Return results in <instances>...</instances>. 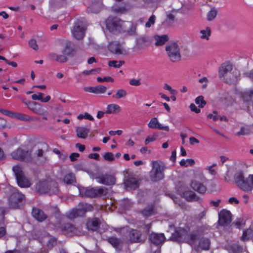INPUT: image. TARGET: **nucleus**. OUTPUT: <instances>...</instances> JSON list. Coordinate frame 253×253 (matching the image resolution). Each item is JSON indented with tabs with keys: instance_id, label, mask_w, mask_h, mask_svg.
<instances>
[{
	"instance_id": "nucleus-64",
	"label": "nucleus",
	"mask_w": 253,
	"mask_h": 253,
	"mask_svg": "<svg viewBox=\"0 0 253 253\" xmlns=\"http://www.w3.org/2000/svg\"><path fill=\"white\" fill-rule=\"evenodd\" d=\"M206 211L205 209H203L198 215L197 218L201 219L204 217L206 215Z\"/></svg>"
},
{
	"instance_id": "nucleus-62",
	"label": "nucleus",
	"mask_w": 253,
	"mask_h": 253,
	"mask_svg": "<svg viewBox=\"0 0 253 253\" xmlns=\"http://www.w3.org/2000/svg\"><path fill=\"white\" fill-rule=\"evenodd\" d=\"M155 140V137L154 136H148L145 140V144L147 145L150 142H153Z\"/></svg>"
},
{
	"instance_id": "nucleus-53",
	"label": "nucleus",
	"mask_w": 253,
	"mask_h": 253,
	"mask_svg": "<svg viewBox=\"0 0 253 253\" xmlns=\"http://www.w3.org/2000/svg\"><path fill=\"white\" fill-rule=\"evenodd\" d=\"M43 95V94L42 92H38V94H33L32 95V99L34 100H40L42 102Z\"/></svg>"
},
{
	"instance_id": "nucleus-44",
	"label": "nucleus",
	"mask_w": 253,
	"mask_h": 253,
	"mask_svg": "<svg viewBox=\"0 0 253 253\" xmlns=\"http://www.w3.org/2000/svg\"><path fill=\"white\" fill-rule=\"evenodd\" d=\"M107 88L106 86L99 85L94 87V93L99 94V93H103L106 92Z\"/></svg>"
},
{
	"instance_id": "nucleus-25",
	"label": "nucleus",
	"mask_w": 253,
	"mask_h": 253,
	"mask_svg": "<svg viewBox=\"0 0 253 253\" xmlns=\"http://www.w3.org/2000/svg\"><path fill=\"white\" fill-rule=\"evenodd\" d=\"M88 230L96 231L99 227V221L97 218H93L87 221L86 224Z\"/></svg>"
},
{
	"instance_id": "nucleus-47",
	"label": "nucleus",
	"mask_w": 253,
	"mask_h": 253,
	"mask_svg": "<svg viewBox=\"0 0 253 253\" xmlns=\"http://www.w3.org/2000/svg\"><path fill=\"white\" fill-rule=\"evenodd\" d=\"M156 16L152 15L150 16L148 21L145 24L146 28H150L152 25H154L155 22Z\"/></svg>"
},
{
	"instance_id": "nucleus-31",
	"label": "nucleus",
	"mask_w": 253,
	"mask_h": 253,
	"mask_svg": "<svg viewBox=\"0 0 253 253\" xmlns=\"http://www.w3.org/2000/svg\"><path fill=\"white\" fill-rule=\"evenodd\" d=\"M121 110V109L120 106L116 104H111L107 106L106 113L112 114L119 113Z\"/></svg>"
},
{
	"instance_id": "nucleus-43",
	"label": "nucleus",
	"mask_w": 253,
	"mask_h": 253,
	"mask_svg": "<svg viewBox=\"0 0 253 253\" xmlns=\"http://www.w3.org/2000/svg\"><path fill=\"white\" fill-rule=\"evenodd\" d=\"M217 166L216 163H214L211 166L205 167V169L207 170L209 174L211 175H215L216 173L215 169H214Z\"/></svg>"
},
{
	"instance_id": "nucleus-23",
	"label": "nucleus",
	"mask_w": 253,
	"mask_h": 253,
	"mask_svg": "<svg viewBox=\"0 0 253 253\" xmlns=\"http://www.w3.org/2000/svg\"><path fill=\"white\" fill-rule=\"evenodd\" d=\"M124 184L126 187L129 188L131 189H135L138 187L139 182L138 180L134 177H129L125 180Z\"/></svg>"
},
{
	"instance_id": "nucleus-8",
	"label": "nucleus",
	"mask_w": 253,
	"mask_h": 253,
	"mask_svg": "<svg viewBox=\"0 0 253 253\" xmlns=\"http://www.w3.org/2000/svg\"><path fill=\"white\" fill-rule=\"evenodd\" d=\"M11 158L21 162L29 163L30 159L29 149H26L22 147H19L10 153Z\"/></svg>"
},
{
	"instance_id": "nucleus-56",
	"label": "nucleus",
	"mask_w": 253,
	"mask_h": 253,
	"mask_svg": "<svg viewBox=\"0 0 253 253\" xmlns=\"http://www.w3.org/2000/svg\"><path fill=\"white\" fill-rule=\"evenodd\" d=\"M129 84L131 85L138 86L141 84L140 80H136L134 79H131L129 81Z\"/></svg>"
},
{
	"instance_id": "nucleus-49",
	"label": "nucleus",
	"mask_w": 253,
	"mask_h": 253,
	"mask_svg": "<svg viewBox=\"0 0 253 253\" xmlns=\"http://www.w3.org/2000/svg\"><path fill=\"white\" fill-rule=\"evenodd\" d=\"M104 159L108 161L112 162L114 160V156L111 152H107L103 156Z\"/></svg>"
},
{
	"instance_id": "nucleus-34",
	"label": "nucleus",
	"mask_w": 253,
	"mask_h": 253,
	"mask_svg": "<svg viewBox=\"0 0 253 253\" xmlns=\"http://www.w3.org/2000/svg\"><path fill=\"white\" fill-rule=\"evenodd\" d=\"M63 181L67 184H71L75 182V176L73 173H69L65 175Z\"/></svg>"
},
{
	"instance_id": "nucleus-58",
	"label": "nucleus",
	"mask_w": 253,
	"mask_h": 253,
	"mask_svg": "<svg viewBox=\"0 0 253 253\" xmlns=\"http://www.w3.org/2000/svg\"><path fill=\"white\" fill-rule=\"evenodd\" d=\"M253 95V90L251 89V90H250L249 91H247L246 92H245L243 97H244V99H246V100H248V99L246 98H247V97H249L250 98Z\"/></svg>"
},
{
	"instance_id": "nucleus-29",
	"label": "nucleus",
	"mask_w": 253,
	"mask_h": 253,
	"mask_svg": "<svg viewBox=\"0 0 253 253\" xmlns=\"http://www.w3.org/2000/svg\"><path fill=\"white\" fill-rule=\"evenodd\" d=\"M14 118L17 119L19 120L29 122L34 121V119L25 114L22 113H15L14 114Z\"/></svg>"
},
{
	"instance_id": "nucleus-61",
	"label": "nucleus",
	"mask_w": 253,
	"mask_h": 253,
	"mask_svg": "<svg viewBox=\"0 0 253 253\" xmlns=\"http://www.w3.org/2000/svg\"><path fill=\"white\" fill-rule=\"evenodd\" d=\"M189 142L190 144L194 145L195 144H199L200 141L194 137H190L189 138Z\"/></svg>"
},
{
	"instance_id": "nucleus-12",
	"label": "nucleus",
	"mask_w": 253,
	"mask_h": 253,
	"mask_svg": "<svg viewBox=\"0 0 253 253\" xmlns=\"http://www.w3.org/2000/svg\"><path fill=\"white\" fill-rule=\"evenodd\" d=\"M123 23L118 18H109L106 21V27L111 32H118L122 29Z\"/></svg>"
},
{
	"instance_id": "nucleus-30",
	"label": "nucleus",
	"mask_w": 253,
	"mask_h": 253,
	"mask_svg": "<svg viewBox=\"0 0 253 253\" xmlns=\"http://www.w3.org/2000/svg\"><path fill=\"white\" fill-rule=\"evenodd\" d=\"M18 185L21 187H28L31 185L30 181L25 175H23L16 179Z\"/></svg>"
},
{
	"instance_id": "nucleus-13",
	"label": "nucleus",
	"mask_w": 253,
	"mask_h": 253,
	"mask_svg": "<svg viewBox=\"0 0 253 253\" xmlns=\"http://www.w3.org/2000/svg\"><path fill=\"white\" fill-rule=\"evenodd\" d=\"M107 193V189L102 187L86 189L84 190V195L90 197L105 196L106 195Z\"/></svg>"
},
{
	"instance_id": "nucleus-54",
	"label": "nucleus",
	"mask_w": 253,
	"mask_h": 253,
	"mask_svg": "<svg viewBox=\"0 0 253 253\" xmlns=\"http://www.w3.org/2000/svg\"><path fill=\"white\" fill-rule=\"evenodd\" d=\"M199 82L202 84V87L205 88L207 85L208 79L206 77H203L199 80Z\"/></svg>"
},
{
	"instance_id": "nucleus-41",
	"label": "nucleus",
	"mask_w": 253,
	"mask_h": 253,
	"mask_svg": "<svg viewBox=\"0 0 253 253\" xmlns=\"http://www.w3.org/2000/svg\"><path fill=\"white\" fill-rule=\"evenodd\" d=\"M217 14V10L214 8H211L207 13V20L210 21H212L216 17Z\"/></svg>"
},
{
	"instance_id": "nucleus-24",
	"label": "nucleus",
	"mask_w": 253,
	"mask_h": 253,
	"mask_svg": "<svg viewBox=\"0 0 253 253\" xmlns=\"http://www.w3.org/2000/svg\"><path fill=\"white\" fill-rule=\"evenodd\" d=\"M33 216L38 221H42L47 218V215L42 210L34 208L32 211Z\"/></svg>"
},
{
	"instance_id": "nucleus-50",
	"label": "nucleus",
	"mask_w": 253,
	"mask_h": 253,
	"mask_svg": "<svg viewBox=\"0 0 253 253\" xmlns=\"http://www.w3.org/2000/svg\"><path fill=\"white\" fill-rule=\"evenodd\" d=\"M185 235V230L184 229H181L179 232L175 231V240H177L178 238H182Z\"/></svg>"
},
{
	"instance_id": "nucleus-59",
	"label": "nucleus",
	"mask_w": 253,
	"mask_h": 253,
	"mask_svg": "<svg viewBox=\"0 0 253 253\" xmlns=\"http://www.w3.org/2000/svg\"><path fill=\"white\" fill-rule=\"evenodd\" d=\"M79 156L80 155L78 153H73L70 155L69 158L72 162H74L77 160Z\"/></svg>"
},
{
	"instance_id": "nucleus-21",
	"label": "nucleus",
	"mask_w": 253,
	"mask_h": 253,
	"mask_svg": "<svg viewBox=\"0 0 253 253\" xmlns=\"http://www.w3.org/2000/svg\"><path fill=\"white\" fill-rule=\"evenodd\" d=\"M155 41V45L156 46L164 45L169 39V37L168 35H156L153 37Z\"/></svg>"
},
{
	"instance_id": "nucleus-10",
	"label": "nucleus",
	"mask_w": 253,
	"mask_h": 253,
	"mask_svg": "<svg viewBox=\"0 0 253 253\" xmlns=\"http://www.w3.org/2000/svg\"><path fill=\"white\" fill-rule=\"evenodd\" d=\"M63 54H57L54 52L49 54V58L52 61H55L60 63H64L67 61V56L70 53V43H67L64 48L62 50Z\"/></svg>"
},
{
	"instance_id": "nucleus-60",
	"label": "nucleus",
	"mask_w": 253,
	"mask_h": 253,
	"mask_svg": "<svg viewBox=\"0 0 253 253\" xmlns=\"http://www.w3.org/2000/svg\"><path fill=\"white\" fill-rule=\"evenodd\" d=\"M236 225L237 226V228L240 229L244 225V221L243 219H238L235 222Z\"/></svg>"
},
{
	"instance_id": "nucleus-39",
	"label": "nucleus",
	"mask_w": 253,
	"mask_h": 253,
	"mask_svg": "<svg viewBox=\"0 0 253 253\" xmlns=\"http://www.w3.org/2000/svg\"><path fill=\"white\" fill-rule=\"evenodd\" d=\"M155 213L154 207L153 206L146 208L142 211V213L145 217H149L150 216L154 214Z\"/></svg>"
},
{
	"instance_id": "nucleus-48",
	"label": "nucleus",
	"mask_w": 253,
	"mask_h": 253,
	"mask_svg": "<svg viewBox=\"0 0 253 253\" xmlns=\"http://www.w3.org/2000/svg\"><path fill=\"white\" fill-rule=\"evenodd\" d=\"M29 45L35 50H38L39 49L38 45L37 43V42L35 39H31L29 42Z\"/></svg>"
},
{
	"instance_id": "nucleus-45",
	"label": "nucleus",
	"mask_w": 253,
	"mask_h": 253,
	"mask_svg": "<svg viewBox=\"0 0 253 253\" xmlns=\"http://www.w3.org/2000/svg\"><path fill=\"white\" fill-rule=\"evenodd\" d=\"M125 63L124 61H120L118 62L117 61H110L108 65L110 67H114L115 68H119L120 67H121Z\"/></svg>"
},
{
	"instance_id": "nucleus-15",
	"label": "nucleus",
	"mask_w": 253,
	"mask_h": 253,
	"mask_svg": "<svg viewBox=\"0 0 253 253\" xmlns=\"http://www.w3.org/2000/svg\"><path fill=\"white\" fill-rule=\"evenodd\" d=\"M108 48L109 50L112 53L116 54H126V50L123 48L121 44L117 41L110 42Z\"/></svg>"
},
{
	"instance_id": "nucleus-18",
	"label": "nucleus",
	"mask_w": 253,
	"mask_h": 253,
	"mask_svg": "<svg viewBox=\"0 0 253 253\" xmlns=\"http://www.w3.org/2000/svg\"><path fill=\"white\" fill-rule=\"evenodd\" d=\"M231 221V214L227 210H223L219 213L218 222L220 225L224 226Z\"/></svg>"
},
{
	"instance_id": "nucleus-1",
	"label": "nucleus",
	"mask_w": 253,
	"mask_h": 253,
	"mask_svg": "<svg viewBox=\"0 0 253 253\" xmlns=\"http://www.w3.org/2000/svg\"><path fill=\"white\" fill-rule=\"evenodd\" d=\"M207 179L201 170L197 171L195 173L194 178L189 182L190 187L195 192L201 195L206 194L208 189L202 181H206Z\"/></svg>"
},
{
	"instance_id": "nucleus-19",
	"label": "nucleus",
	"mask_w": 253,
	"mask_h": 253,
	"mask_svg": "<svg viewBox=\"0 0 253 253\" xmlns=\"http://www.w3.org/2000/svg\"><path fill=\"white\" fill-rule=\"evenodd\" d=\"M96 179L98 183L107 185H113L115 183L114 177L109 175L96 177Z\"/></svg>"
},
{
	"instance_id": "nucleus-55",
	"label": "nucleus",
	"mask_w": 253,
	"mask_h": 253,
	"mask_svg": "<svg viewBox=\"0 0 253 253\" xmlns=\"http://www.w3.org/2000/svg\"><path fill=\"white\" fill-rule=\"evenodd\" d=\"M190 108L191 111L194 112L197 114L199 113L201 111L200 109L197 108V107L194 103H191L190 105Z\"/></svg>"
},
{
	"instance_id": "nucleus-4",
	"label": "nucleus",
	"mask_w": 253,
	"mask_h": 253,
	"mask_svg": "<svg viewBox=\"0 0 253 253\" xmlns=\"http://www.w3.org/2000/svg\"><path fill=\"white\" fill-rule=\"evenodd\" d=\"M152 169L150 172V177L153 181H158L164 177V165L161 161H152Z\"/></svg>"
},
{
	"instance_id": "nucleus-38",
	"label": "nucleus",
	"mask_w": 253,
	"mask_h": 253,
	"mask_svg": "<svg viewBox=\"0 0 253 253\" xmlns=\"http://www.w3.org/2000/svg\"><path fill=\"white\" fill-rule=\"evenodd\" d=\"M108 242L116 249H118L121 244V241L116 237H111L108 239Z\"/></svg>"
},
{
	"instance_id": "nucleus-63",
	"label": "nucleus",
	"mask_w": 253,
	"mask_h": 253,
	"mask_svg": "<svg viewBox=\"0 0 253 253\" xmlns=\"http://www.w3.org/2000/svg\"><path fill=\"white\" fill-rule=\"evenodd\" d=\"M14 114H15V113H14V112H12L7 110L4 109L3 114H4L6 116H7L8 117H11V118H14Z\"/></svg>"
},
{
	"instance_id": "nucleus-14",
	"label": "nucleus",
	"mask_w": 253,
	"mask_h": 253,
	"mask_svg": "<svg viewBox=\"0 0 253 253\" xmlns=\"http://www.w3.org/2000/svg\"><path fill=\"white\" fill-rule=\"evenodd\" d=\"M25 196L21 193L15 191L13 192L9 198V206L11 208L16 209L18 207V203L22 202Z\"/></svg>"
},
{
	"instance_id": "nucleus-9",
	"label": "nucleus",
	"mask_w": 253,
	"mask_h": 253,
	"mask_svg": "<svg viewBox=\"0 0 253 253\" xmlns=\"http://www.w3.org/2000/svg\"><path fill=\"white\" fill-rule=\"evenodd\" d=\"M82 206L78 209H73L67 213V217L70 219H74L78 216H83L84 213L89 211H91L92 207L87 204H81Z\"/></svg>"
},
{
	"instance_id": "nucleus-28",
	"label": "nucleus",
	"mask_w": 253,
	"mask_h": 253,
	"mask_svg": "<svg viewBox=\"0 0 253 253\" xmlns=\"http://www.w3.org/2000/svg\"><path fill=\"white\" fill-rule=\"evenodd\" d=\"M199 34L200 39L208 41L211 34V30L210 27H207L205 29L201 30Z\"/></svg>"
},
{
	"instance_id": "nucleus-20",
	"label": "nucleus",
	"mask_w": 253,
	"mask_h": 253,
	"mask_svg": "<svg viewBox=\"0 0 253 253\" xmlns=\"http://www.w3.org/2000/svg\"><path fill=\"white\" fill-rule=\"evenodd\" d=\"M149 127L153 129H157L159 130H164L169 131V127L168 126H163L160 124L157 118H152L148 124Z\"/></svg>"
},
{
	"instance_id": "nucleus-17",
	"label": "nucleus",
	"mask_w": 253,
	"mask_h": 253,
	"mask_svg": "<svg viewBox=\"0 0 253 253\" xmlns=\"http://www.w3.org/2000/svg\"><path fill=\"white\" fill-rule=\"evenodd\" d=\"M80 22H77L72 30L73 37L77 40H80L84 38L85 34V29L81 26Z\"/></svg>"
},
{
	"instance_id": "nucleus-33",
	"label": "nucleus",
	"mask_w": 253,
	"mask_h": 253,
	"mask_svg": "<svg viewBox=\"0 0 253 253\" xmlns=\"http://www.w3.org/2000/svg\"><path fill=\"white\" fill-rule=\"evenodd\" d=\"M253 237V230L251 229H248L243 232L241 239L243 241H246L252 239Z\"/></svg>"
},
{
	"instance_id": "nucleus-32",
	"label": "nucleus",
	"mask_w": 253,
	"mask_h": 253,
	"mask_svg": "<svg viewBox=\"0 0 253 253\" xmlns=\"http://www.w3.org/2000/svg\"><path fill=\"white\" fill-rule=\"evenodd\" d=\"M165 50L169 59L173 61L174 59V43L167 44Z\"/></svg>"
},
{
	"instance_id": "nucleus-6",
	"label": "nucleus",
	"mask_w": 253,
	"mask_h": 253,
	"mask_svg": "<svg viewBox=\"0 0 253 253\" xmlns=\"http://www.w3.org/2000/svg\"><path fill=\"white\" fill-rule=\"evenodd\" d=\"M234 178L237 186L243 191L249 192L253 189L250 175L245 178L243 172L238 171L235 173Z\"/></svg>"
},
{
	"instance_id": "nucleus-26",
	"label": "nucleus",
	"mask_w": 253,
	"mask_h": 253,
	"mask_svg": "<svg viewBox=\"0 0 253 253\" xmlns=\"http://www.w3.org/2000/svg\"><path fill=\"white\" fill-rule=\"evenodd\" d=\"M77 136L79 138L85 139L87 137L89 132V129L84 126H78L76 127Z\"/></svg>"
},
{
	"instance_id": "nucleus-36",
	"label": "nucleus",
	"mask_w": 253,
	"mask_h": 253,
	"mask_svg": "<svg viewBox=\"0 0 253 253\" xmlns=\"http://www.w3.org/2000/svg\"><path fill=\"white\" fill-rule=\"evenodd\" d=\"M210 245V241L207 238H202L200 240L199 247L204 250H208L209 249Z\"/></svg>"
},
{
	"instance_id": "nucleus-51",
	"label": "nucleus",
	"mask_w": 253,
	"mask_h": 253,
	"mask_svg": "<svg viewBox=\"0 0 253 253\" xmlns=\"http://www.w3.org/2000/svg\"><path fill=\"white\" fill-rule=\"evenodd\" d=\"M100 69H92L90 70H84L83 72V74L84 75H89L90 74H94L96 73H99L100 71Z\"/></svg>"
},
{
	"instance_id": "nucleus-46",
	"label": "nucleus",
	"mask_w": 253,
	"mask_h": 253,
	"mask_svg": "<svg viewBox=\"0 0 253 253\" xmlns=\"http://www.w3.org/2000/svg\"><path fill=\"white\" fill-rule=\"evenodd\" d=\"M181 59V55L180 52L179 46L175 43V61H180Z\"/></svg>"
},
{
	"instance_id": "nucleus-52",
	"label": "nucleus",
	"mask_w": 253,
	"mask_h": 253,
	"mask_svg": "<svg viewBox=\"0 0 253 253\" xmlns=\"http://www.w3.org/2000/svg\"><path fill=\"white\" fill-rule=\"evenodd\" d=\"M97 81L100 83L104 82H113L114 81V80L112 78H111L110 77H105L103 78H102L101 77H97Z\"/></svg>"
},
{
	"instance_id": "nucleus-42",
	"label": "nucleus",
	"mask_w": 253,
	"mask_h": 253,
	"mask_svg": "<svg viewBox=\"0 0 253 253\" xmlns=\"http://www.w3.org/2000/svg\"><path fill=\"white\" fill-rule=\"evenodd\" d=\"M195 103L199 108H203L206 105V102L204 99L203 96H199L195 99Z\"/></svg>"
},
{
	"instance_id": "nucleus-2",
	"label": "nucleus",
	"mask_w": 253,
	"mask_h": 253,
	"mask_svg": "<svg viewBox=\"0 0 253 253\" xmlns=\"http://www.w3.org/2000/svg\"><path fill=\"white\" fill-rule=\"evenodd\" d=\"M233 70V66L229 62H225L220 67L218 70L219 77L225 78L229 73V78H226V82L228 83H234L238 81L239 76V71L235 69L232 73H230Z\"/></svg>"
},
{
	"instance_id": "nucleus-27",
	"label": "nucleus",
	"mask_w": 253,
	"mask_h": 253,
	"mask_svg": "<svg viewBox=\"0 0 253 253\" xmlns=\"http://www.w3.org/2000/svg\"><path fill=\"white\" fill-rule=\"evenodd\" d=\"M141 233L137 230H131L129 232L130 240L131 242H140L142 241L141 239Z\"/></svg>"
},
{
	"instance_id": "nucleus-35",
	"label": "nucleus",
	"mask_w": 253,
	"mask_h": 253,
	"mask_svg": "<svg viewBox=\"0 0 253 253\" xmlns=\"http://www.w3.org/2000/svg\"><path fill=\"white\" fill-rule=\"evenodd\" d=\"M195 162L192 159H182L179 162V164L182 167H191L195 165Z\"/></svg>"
},
{
	"instance_id": "nucleus-16",
	"label": "nucleus",
	"mask_w": 253,
	"mask_h": 253,
	"mask_svg": "<svg viewBox=\"0 0 253 253\" xmlns=\"http://www.w3.org/2000/svg\"><path fill=\"white\" fill-rule=\"evenodd\" d=\"M23 101L27 106L28 108L34 113L40 115H43L46 113V111L39 103L30 101L25 102L23 100Z\"/></svg>"
},
{
	"instance_id": "nucleus-22",
	"label": "nucleus",
	"mask_w": 253,
	"mask_h": 253,
	"mask_svg": "<svg viewBox=\"0 0 253 253\" xmlns=\"http://www.w3.org/2000/svg\"><path fill=\"white\" fill-rule=\"evenodd\" d=\"M165 236L163 234L152 233L150 236V240L154 244L159 245L165 241Z\"/></svg>"
},
{
	"instance_id": "nucleus-5",
	"label": "nucleus",
	"mask_w": 253,
	"mask_h": 253,
	"mask_svg": "<svg viewBox=\"0 0 253 253\" xmlns=\"http://www.w3.org/2000/svg\"><path fill=\"white\" fill-rule=\"evenodd\" d=\"M44 152L39 145H35L29 149L30 159L29 163H36L42 164L46 161L44 156Z\"/></svg>"
},
{
	"instance_id": "nucleus-11",
	"label": "nucleus",
	"mask_w": 253,
	"mask_h": 253,
	"mask_svg": "<svg viewBox=\"0 0 253 253\" xmlns=\"http://www.w3.org/2000/svg\"><path fill=\"white\" fill-rule=\"evenodd\" d=\"M61 228L65 233L71 235L82 236L85 234L81 226L75 227L71 223H65Z\"/></svg>"
},
{
	"instance_id": "nucleus-57",
	"label": "nucleus",
	"mask_w": 253,
	"mask_h": 253,
	"mask_svg": "<svg viewBox=\"0 0 253 253\" xmlns=\"http://www.w3.org/2000/svg\"><path fill=\"white\" fill-rule=\"evenodd\" d=\"M207 118L209 119H212L213 121H216L218 118V117L217 116L216 113L213 112V114H208Z\"/></svg>"
},
{
	"instance_id": "nucleus-37",
	"label": "nucleus",
	"mask_w": 253,
	"mask_h": 253,
	"mask_svg": "<svg viewBox=\"0 0 253 253\" xmlns=\"http://www.w3.org/2000/svg\"><path fill=\"white\" fill-rule=\"evenodd\" d=\"M12 170L14 173L16 179L24 175L21 168L19 165H15L13 166L12 168Z\"/></svg>"
},
{
	"instance_id": "nucleus-40",
	"label": "nucleus",
	"mask_w": 253,
	"mask_h": 253,
	"mask_svg": "<svg viewBox=\"0 0 253 253\" xmlns=\"http://www.w3.org/2000/svg\"><path fill=\"white\" fill-rule=\"evenodd\" d=\"M126 95L127 92L126 90L124 89H120L117 91L116 94L112 95V97L116 99H119L121 98L125 97Z\"/></svg>"
},
{
	"instance_id": "nucleus-3",
	"label": "nucleus",
	"mask_w": 253,
	"mask_h": 253,
	"mask_svg": "<svg viewBox=\"0 0 253 253\" xmlns=\"http://www.w3.org/2000/svg\"><path fill=\"white\" fill-rule=\"evenodd\" d=\"M36 191L40 194L47 193L49 195L58 193L57 182L52 180H44L39 182L36 185Z\"/></svg>"
},
{
	"instance_id": "nucleus-7",
	"label": "nucleus",
	"mask_w": 253,
	"mask_h": 253,
	"mask_svg": "<svg viewBox=\"0 0 253 253\" xmlns=\"http://www.w3.org/2000/svg\"><path fill=\"white\" fill-rule=\"evenodd\" d=\"M177 193L187 202H200L202 201V199L194 190H191L187 187H182L177 189Z\"/></svg>"
}]
</instances>
